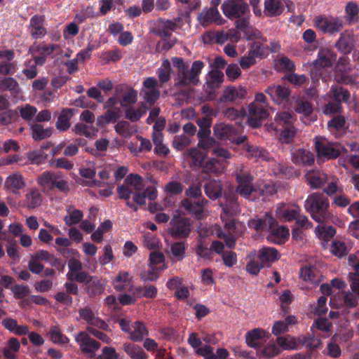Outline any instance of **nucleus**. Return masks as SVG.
<instances>
[{"label":"nucleus","instance_id":"nucleus-1","mask_svg":"<svg viewBox=\"0 0 359 359\" xmlns=\"http://www.w3.org/2000/svg\"><path fill=\"white\" fill-rule=\"evenodd\" d=\"M172 64L177 68L175 77V87L180 86H195L199 83V75L204 67V62L201 60L194 61L191 68L185 63L182 57H173Z\"/></svg>","mask_w":359,"mask_h":359},{"label":"nucleus","instance_id":"nucleus-2","mask_svg":"<svg viewBox=\"0 0 359 359\" xmlns=\"http://www.w3.org/2000/svg\"><path fill=\"white\" fill-rule=\"evenodd\" d=\"M330 201L323 193L314 192L308 196L304 203L306 211L318 223L331 219L332 215L329 210Z\"/></svg>","mask_w":359,"mask_h":359},{"label":"nucleus","instance_id":"nucleus-3","mask_svg":"<svg viewBox=\"0 0 359 359\" xmlns=\"http://www.w3.org/2000/svg\"><path fill=\"white\" fill-rule=\"evenodd\" d=\"M296 115L292 112L280 111L274 118L275 130L279 135L282 143H291L297 135V129L294 126Z\"/></svg>","mask_w":359,"mask_h":359},{"label":"nucleus","instance_id":"nucleus-4","mask_svg":"<svg viewBox=\"0 0 359 359\" xmlns=\"http://www.w3.org/2000/svg\"><path fill=\"white\" fill-rule=\"evenodd\" d=\"M261 32L250 26V24H236L235 29H229L228 32H216L215 43L222 44L229 39L237 42L241 38L247 40L259 39Z\"/></svg>","mask_w":359,"mask_h":359},{"label":"nucleus","instance_id":"nucleus-5","mask_svg":"<svg viewBox=\"0 0 359 359\" xmlns=\"http://www.w3.org/2000/svg\"><path fill=\"white\" fill-rule=\"evenodd\" d=\"M36 182L43 189H57L66 194L69 191L68 182L63 179L60 172L45 171L37 177Z\"/></svg>","mask_w":359,"mask_h":359},{"label":"nucleus","instance_id":"nucleus-6","mask_svg":"<svg viewBox=\"0 0 359 359\" xmlns=\"http://www.w3.org/2000/svg\"><path fill=\"white\" fill-rule=\"evenodd\" d=\"M168 233L175 239L187 238L191 231L190 219L180 215H174L170 222Z\"/></svg>","mask_w":359,"mask_h":359},{"label":"nucleus","instance_id":"nucleus-7","mask_svg":"<svg viewBox=\"0 0 359 359\" xmlns=\"http://www.w3.org/2000/svg\"><path fill=\"white\" fill-rule=\"evenodd\" d=\"M315 149L318 157L327 160L336 159L341 154L340 146L337 142H330L323 137L316 139Z\"/></svg>","mask_w":359,"mask_h":359},{"label":"nucleus","instance_id":"nucleus-8","mask_svg":"<svg viewBox=\"0 0 359 359\" xmlns=\"http://www.w3.org/2000/svg\"><path fill=\"white\" fill-rule=\"evenodd\" d=\"M245 0H226L222 8L224 14L231 20L241 18L249 11V6Z\"/></svg>","mask_w":359,"mask_h":359},{"label":"nucleus","instance_id":"nucleus-9","mask_svg":"<svg viewBox=\"0 0 359 359\" xmlns=\"http://www.w3.org/2000/svg\"><path fill=\"white\" fill-rule=\"evenodd\" d=\"M266 107L250 103L248 105V118L249 126L253 128H259L262 124V121L267 118L269 111Z\"/></svg>","mask_w":359,"mask_h":359},{"label":"nucleus","instance_id":"nucleus-10","mask_svg":"<svg viewBox=\"0 0 359 359\" xmlns=\"http://www.w3.org/2000/svg\"><path fill=\"white\" fill-rule=\"evenodd\" d=\"M225 203H222V217L224 218L228 215H236L240 213V205L238 201V194L233 191H228L224 193Z\"/></svg>","mask_w":359,"mask_h":359},{"label":"nucleus","instance_id":"nucleus-11","mask_svg":"<svg viewBox=\"0 0 359 359\" xmlns=\"http://www.w3.org/2000/svg\"><path fill=\"white\" fill-rule=\"evenodd\" d=\"M75 341L83 353L90 355H94L101 346L100 342L91 338L86 332H80L75 337Z\"/></svg>","mask_w":359,"mask_h":359},{"label":"nucleus","instance_id":"nucleus-12","mask_svg":"<svg viewBox=\"0 0 359 359\" xmlns=\"http://www.w3.org/2000/svg\"><path fill=\"white\" fill-rule=\"evenodd\" d=\"M115 94L119 96L120 105L127 107L135 104L137 100V92L134 88L124 84L115 87Z\"/></svg>","mask_w":359,"mask_h":359},{"label":"nucleus","instance_id":"nucleus-13","mask_svg":"<svg viewBox=\"0 0 359 359\" xmlns=\"http://www.w3.org/2000/svg\"><path fill=\"white\" fill-rule=\"evenodd\" d=\"M79 314L80 318L84 320L88 325L96 327L102 330H109V327L106 322L95 316L90 307L85 306L80 309L79 310Z\"/></svg>","mask_w":359,"mask_h":359},{"label":"nucleus","instance_id":"nucleus-14","mask_svg":"<svg viewBox=\"0 0 359 359\" xmlns=\"http://www.w3.org/2000/svg\"><path fill=\"white\" fill-rule=\"evenodd\" d=\"M208 203L205 198L193 201L191 199H184L182 201V206L192 216L198 219L204 217V206Z\"/></svg>","mask_w":359,"mask_h":359},{"label":"nucleus","instance_id":"nucleus-15","mask_svg":"<svg viewBox=\"0 0 359 359\" xmlns=\"http://www.w3.org/2000/svg\"><path fill=\"white\" fill-rule=\"evenodd\" d=\"M264 93L268 94L271 100L278 104L287 100L290 95L289 88L284 85L269 86L265 89Z\"/></svg>","mask_w":359,"mask_h":359},{"label":"nucleus","instance_id":"nucleus-16","mask_svg":"<svg viewBox=\"0 0 359 359\" xmlns=\"http://www.w3.org/2000/svg\"><path fill=\"white\" fill-rule=\"evenodd\" d=\"M292 161L296 165L312 166L315 162V156L313 153L306 149H298L292 152Z\"/></svg>","mask_w":359,"mask_h":359},{"label":"nucleus","instance_id":"nucleus-17","mask_svg":"<svg viewBox=\"0 0 359 359\" xmlns=\"http://www.w3.org/2000/svg\"><path fill=\"white\" fill-rule=\"evenodd\" d=\"M337 60L336 54L328 48L320 49L318 57L313 62L316 69L331 67Z\"/></svg>","mask_w":359,"mask_h":359},{"label":"nucleus","instance_id":"nucleus-18","mask_svg":"<svg viewBox=\"0 0 359 359\" xmlns=\"http://www.w3.org/2000/svg\"><path fill=\"white\" fill-rule=\"evenodd\" d=\"M269 230L270 233L267 236V239L270 242L276 244H282L289 238V229L285 226H278L277 222L276 224L269 227Z\"/></svg>","mask_w":359,"mask_h":359},{"label":"nucleus","instance_id":"nucleus-19","mask_svg":"<svg viewBox=\"0 0 359 359\" xmlns=\"http://www.w3.org/2000/svg\"><path fill=\"white\" fill-rule=\"evenodd\" d=\"M304 177L306 183L313 189L322 187L327 181V175L316 170H309Z\"/></svg>","mask_w":359,"mask_h":359},{"label":"nucleus","instance_id":"nucleus-20","mask_svg":"<svg viewBox=\"0 0 359 359\" xmlns=\"http://www.w3.org/2000/svg\"><path fill=\"white\" fill-rule=\"evenodd\" d=\"M112 285L117 291H132L133 278L128 272L119 271L117 276L112 280Z\"/></svg>","mask_w":359,"mask_h":359},{"label":"nucleus","instance_id":"nucleus-21","mask_svg":"<svg viewBox=\"0 0 359 359\" xmlns=\"http://www.w3.org/2000/svg\"><path fill=\"white\" fill-rule=\"evenodd\" d=\"M257 258L264 266H269L271 263L279 259L280 254L274 248L264 247L258 252Z\"/></svg>","mask_w":359,"mask_h":359},{"label":"nucleus","instance_id":"nucleus-22","mask_svg":"<svg viewBox=\"0 0 359 359\" xmlns=\"http://www.w3.org/2000/svg\"><path fill=\"white\" fill-rule=\"evenodd\" d=\"M214 135L220 140H231L236 135L233 126L224 123H217L213 127Z\"/></svg>","mask_w":359,"mask_h":359},{"label":"nucleus","instance_id":"nucleus-23","mask_svg":"<svg viewBox=\"0 0 359 359\" xmlns=\"http://www.w3.org/2000/svg\"><path fill=\"white\" fill-rule=\"evenodd\" d=\"M25 187V182L23 177L18 172L8 176L4 183V189L12 193H16L17 191L23 189Z\"/></svg>","mask_w":359,"mask_h":359},{"label":"nucleus","instance_id":"nucleus-24","mask_svg":"<svg viewBox=\"0 0 359 359\" xmlns=\"http://www.w3.org/2000/svg\"><path fill=\"white\" fill-rule=\"evenodd\" d=\"M276 224V220L269 213H266L262 218L252 219L250 221L249 226L257 231L269 230V227Z\"/></svg>","mask_w":359,"mask_h":359},{"label":"nucleus","instance_id":"nucleus-25","mask_svg":"<svg viewBox=\"0 0 359 359\" xmlns=\"http://www.w3.org/2000/svg\"><path fill=\"white\" fill-rule=\"evenodd\" d=\"M184 156L187 159L191 161V166L202 167L207 156V153L201 150L199 147H194L187 149V152L184 153Z\"/></svg>","mask_w":359,"mask_h":359},{"label":"nucleus","instance_id":"nucleus-26","mask_svg":"<svg viewBox=\"0 0 359 359\" xmlns=\"http://www.w3.org/2000/svg\"><path fill=\"white\" fill-rule=\"evenodd\" d=\"M246 94L245 88L243 87L236 88L229 86L224 90L221 100L224 102H233L244 98Z\"/></svg>","mask_w":359,"mask_h":359},{"label":"nucleus","instance_id":"nucleus-27","mask_svg":"<svg viewBox=\"0 0 359 359\" xmlns=\"http://www.w3.org/2000/svg\"><path fill=\"white\" fill-rule=\"evenodd\" d=\"M244 150L248 154V158H255L257 161H268L269 160V153L264 149L257 146L245 144L243 146Z\"/></svg>","mask_w":359,"mask_h":359},{"label":"nucleus","instance_id":"nucleus-28","mask_svg":"<svg viewBox=\"0 0 359 359\" xmlns=\"http://www.w3.org/2000/svg\"><path fill=\"white\" fill-rule=\"evenodd\" d=\"M204 191L206 196L211 200H216L222 196V184L220 181L211 180L204 186Z\"/></svg>","mask_w":359,"mask_h":359},{"label":"nucleus","instance_id":"nucleus-29","mask_svg":"<svg viewBox=\"0 0 359 359\" xmlns=\"http://www.w3.org/2000/svg\"><path fill=\"white\" fill-rule=\"evenodd\" d=\"M20 348V342L15 337L10 338L2 348V354L6 359H16V353Z\"/></svg>","mask_w":359,"mask_h":359},{"label":"nucleus","instance_id":"nucleus-30","mask_svg":"<svg viewBox=\"0 0 359 359\" xmlns=\"http://www.w3.org/2000/svg\"><path fill=\"white\" fill-rule=\"evenodd\" d=\"M224 81V74L219 69H212L209 72L206 77V84L208 88L211 91L219 88Z\"/></svg>","mask_w":359,"mask_h":359},{"label":"nucleus","instance_id":"nucleus-31","mask_svg":"<svg viewBox=\"0 0 359 359\" xmlns=\"http://www.w3.org/2000/svg\"><path fill=\"white\" fill-rule=\"evenodd\" d=\"M284 11V5L280 0H265L264 14L270 17L280 15Z\"/></svg>","mask_w":359,"mask_h":359},{"label":"nucleus","instance_id":"nucleus-32","mask_svg":"<svg viewBox=\"0 0 359 359\" xmlns=\"http://www.w3.org/2000/svg\"><path fill=\"white\" fill-rule=\"evenodd\" d=\"M25 196L26 207L28 209H34L40 206L42 203V195L36 188L31 189Z\"/></svg>","mask_w":359,"mask_h":359},{"label":"nucleus","instance_id":"nucleus-33","mask_svg":"<svg viewBox=\"0 0 359 359\" xmlns=\"http://www.w3.org/2000/svg\"><path fill=\"white\" fill-rule=\"evenodd\" d=\"M132 293L136 298L145 297L148 299H154L158 294L157 287L153 285L144 287L139 286L132 290Z\"/></svg>","mask_w":359,"mask_h":359},{"label":"nucleus","instance_id":"nucleus-34","mask_svg":"<svg viewBox=\"0 0 359 359\" xmlns=\"http://www.w3.org/2000/svg\"><path fill=\"white\" fill-rule=\"evenodd\" d=\"M73 109H62L55 123L57 129L60 131H67L70 128V119L73 116Z\"/></svg>","mask_w":359,"mask_h":359},{"label":"nucleus","instance_id":"nucleus-35","mask_svg":"<svg viewBox=\"0 0 359 359\" xmlns=\"http://www.w3.org/2000/svg\"><path fill=\"white\" fill-rule=\"evenodd\" d=\"M221 20L222 16L215 7L204 9L198 16V20L201 22H217Z\"/></svg>","mask_w":359,"mask_h":359},{"label":"nucleus","instance_id":"nucleus-36","mask_svg":"<svg viewBox=\"0 0 359 359\" xmlns=\"http://www.w3.org/2000/svg\"><path fill=\"white\" fill-rule=\"evenodd\" d=\"M130 339L133 341H141L144 336L148 335V330L144 323L140 321H135L132 325V330L130 332Z\"/></svg>","mask_w":359,"mask_h":359},{"label":"nucleus","instance_id":"nucleus-37","mask_svg":"<svg viewBox=\"0 0 359 359\" xmlns=\"http://www.w3.org/2000/svg\"><path fill=\"white\" fill-rule=\"evenodd\" d=\"M123 351L131 359H148L149 355L139 346L131 343H126L123 346Z\"/></svg>","mask_w":359,"mask_h":359},{"label":"nucleus","instance_id":"nucleus-38","mask_svg":"<svg viewBox=\"0 0 359 359\" xmlns=\"http://www.w3.org/2000/svg\"><path fill=\"white\" fill-rule=\"evenodd\" d=\"M125 108V116L131 122L138 121L142 118V116L146 114L147 110L144 104L142 102L141 103V105L137 108L129 106Z\"/></svg>","mask_w":359,"mask_h":359},{"label":"nucleus","instance_id":"nucleus-39","mask_svg":"<svg viewBox=\"0 0 359 359\" xmlns=\"http://www.w3.org/2000/svg\"><path fill=\"white\" fill-rule=\"evenodd\" d=\"M300 213L299 206L294 208L283 207L276 210L278 217L284 222H291L295 220L297 215Z\"/></svg>","mask_w":359,"mask_h":359},{"label":"nucleus","instance_id":"nucleus-40","mask_svg":"<svg viewBox=\"0 0 359 359\" xmlns=\"http://www.w3.org/2000/svg\"><path fill=\"white\" fill-rule=\"evenodd\" d=\"M0 88L3 91H10L15 97L20 93L19 84L17 80L13 77H4L0 81Z\"/></svg>","mask_w":359,"mask_h":359},{"label":"nucleus","instance_id":"nucleus-41","mask_svg":"<svg viewBox=\"0 0 359 359\" xmlns=\"http://www.w3.org/2000/svg\"><path fill=\"white\" fill-rule=\"evenodd\" d=\"M31 130L32 138L35 141H40L46 139L52 135L51 128H43L42 125L38 123L32 125Z\"/></svg>","mask_w":359,"mask_h":359},{"label":"nucleus","instance_id":"nucleus-42","mask_svg":"<svg viewBox=\"0 0 359 359\" xmlns=\"http://www.w3.org/2000/svg\"><path fill=\"white\" fill-rule=\"evenodd\" d=\"M330 93L332 95V97L335 102L341 104L342 102H347L350 98V93L348 90L339 86H332Z\"/></svg>","mask_w":359,"mask_h":359},{"label":"nucleus","instance_id":"nucleus-43","mask_svg":"<svg viewBox=\"0 0 359 359\" xmlns=\"http://www.w3.org/2000/svg\"><path fill=\"white\" fill-rule=\"evenodd\" d=\"M178 24H164L163 27H156L150 29V32L161 38H167L171 36L172 31L177 27Z\"/></svg>","mask_w":359,"mask_h":359},{"label":"nucleus","instance_id":"nucleus-44","mask_svg":"<svg viewBox=\"0 0 359 359\" xmlns=\"http://www.w3.org/2000/svg\"><path fill=\"white\" fill-rule=\"evenodd\" d=\"M49 335L51 341L54 344H66L69 343V339L62 334L60 328L57 326H52L49 331Z\"/></svg>","mask_w":359,"mask_h":359},{"label":"nucleus","instance_id":"nucleus-45","mask_svg":"<svg viewBox=\"0 0 359 359\" xmlns=\"http://www.w3.org/2000/svg\"><path fill=\"white\" fill-rule=\"evenodd\" d=\"M317 236L323 241H330L336 234V229L332 226H318L316 228Z\"/></svg>","mask_w":359,"mask_h":359},{"label":"nucleus","instance_id":"nucleus-46","mask_svg":"<svg viewBox=\"0 0 359 359\" xmlns=\"http://www.w3.org/2000/svg\"><path fill=\"white\" fill-rule=\"evenodd\" d=\"M196 255L203 259L211 260L213 257V254L211 252L210 247L208 248L205 241L200 239L196 246Z\"/></svg>","mask_w":359,"mask_h":359},{"label":"nucleus","instance_id":"nucleus-47","mask_svg":"<svg viewBox=\"0 0 359 359\" xmlns=\"http://www.w3.org/2000/svg\"><path fill=\"white\" fill-rule=\"evenodd\" d=\"M186 249L185 241L175 242L170 245V252L172 256L179 261L184 258Z\"/></svg>","mask_w":359,"mask_h":359},{"label":"nucleus","instance_id":"nucleus-48","mask_svg":"<svg viewBox=\"0 0 359 359\" xmlns=\"http://www.w3.org/2000/svg\"><path fill=\"white\" fill-rule=\"evenodd\" d=\"M264 331L260 329H254L246 333L245 339L248 345L250 347L258 346L257 341L261 339L263 337Z\"/></svg>","mask_w":359,"mask_h":359},{"label":"nucleus","instance_id":"nucleus-49","mask_svg":"<svg viewBox=\"0 0 359 359\" xmlns=\"http://www.w3.org/2000/svg\"><path fill=\"white\" fill-rule=\"evenodd\" d=\"M69 214L64 217L65 224L71 226L79 224L83 219V214L80 210H74L70 212L68 210Z\"/></svg>","mask_w":359,"mask_h":359},{"label":"nucleus","instance_id":"nucleus-50","mask_svg":"<svg viewBox=\"0 0 359 359\" xmlns=\"http://www.w3.org/2000/svg\"><path fill=\"white\" fill-rule=\"evenodd\" d=\"M197 123L200 127L197 133L198 140L209 137L210 134V121L208 118H203L202 120H198Z\"/></svg>","mask_w":359,"mask_h":359},{"label":"nucleus","instance_id":"nucleus-51","mask_svg":"<svg viewBox=\"0 0 359 359\" xmlns=\"http://www.w3.org/2000/svg\"><path fill=\"white\" fill-rule=\"evenodd\" d=\"M359 8L354 2H349L346 6V18L349 22H357L359 20Z\"/></svg>","mask_w":359,"mask_h":359},{"label":"nucleus","instance_id":"nucleus-52","mask_svg":"<svg viewBox=\"0 0 359 359\" xmlns=\"http://www.w3.org/2000/svg\"><path fill=\"white\" fill-rule=\"evenodd\" d=\"M315 268L313 266H303L300 269L299 276L304 280L312 283H317L316 280Z\"/></svg>","mask_w":359,"mask_h":359},{"label":"nucleus","instance_id":"nucleus-53","mask_svg":"<svg viewBox=\"0 0 359 359\" xmlns=\"http://www.w3.org/2000/svg\"><path fill=\"white\" fill-rule=\"evenodd\" d=\"M278 346L284 350H293L297 348V343L294 338L278 337L276 339Z\"/></svg>","mask_w":359,"mask_h":359},{"label":"nucleus","instance_id":"nucleus-54","mask_svg":"<svg viewBox=\"0 0 359 359\" xmlns=\"http://www.w3.org/2000/svg\"><path fill=\"white\" fill-rule=\"evenodd\" d=\"M11 290L16 299H23L30 293V289L27 285L16 284L11 287Z\"/></svg>","mask_w":359,"mask_h":359},{"label":"nucleus","instance_id":"nucleus-55","mask_svg":"<svg viewBox=\"0 0 359 359\" xmlns=\"http://www.w3.org/2000/svg\"><path fill=\"white\" fill-rule=\"evenodd\" d=\"M190 143V138L185 135H176L172 140V147L179 151H182Z\"/></svg>","mask_w":359,"mask_h":359},{"label":"nucleus","instance_id":"nucleus-56","mask_svg":"<svg viewBox=\"0 0 359 359\" xmlns=\"http://www.w3.org/2000/svg\"><path fill=\"white\" fill-rule=\"evenodd\" d=\"M21 117L26 121L31 120L36 114L37 109L35 107L27 104L24 107H18Z\"/></svg>","mask_w":359,"mask_h":359},{"label":"nucleus","instance_id":"nucleus-57","mask_svg":"<svg viewBox=\"0 0 359 359\" xmlns=\"http://www.w3.org/2000/svg\"><path fill=\"white\" fill-rule=\"evenodd\" d=\"M345 123L346 119L344 116L337 115L334 116L331 120L328 121L327 127L330 130H340L344 128Z\"/></svg>","mask_w":359,"mask_h":359},{"label":"nucleus","instance_id":"nucleus-58","mask_svg":"<svg viewBox=\"0 0 359 359\" xmlns=\"http://www.w3.org/2000/svg\"><path fill=\"white\" fill-rule=\"evenodd\" d=\"M332 198V205L344 208L351 205V199L343 192L334 196Z\"/></svg>","mask_w":359,"mask_h":359},{"label":"nucleus","instance_id":"nucleus-59","mask_svg":"<svg viewBox=\"0 0 359 359\" xmlns=\"http://www.w3.org/2000/svg\"><path fill=\"white\" fill-rule=\"evenodd\" d=\"M144 100L149 104H154L160 97L161 92L158 89L144 90L141 93Z\"/></svg>","mask_w":359,"mask_h":359},{"label":"nucleus","instance_id":"nucleus-60","mask_svg":"<svg viewBox=\"0 0 359 359\" xmlns=\"http://www.w3.org/2000/svg\"><path fill=\"white\" fill-rule=\"evenodd\" d=\"M236 180L238 184H252L254 180V177L250 172L241 168L236 173Z\"/></svg>","mask_w":359,"mask_h":359},{"label":"nucleus","instance_id":"nucleus-61","mask_svg":"<svg viewBox=\"0 0 359 359\" xmlns=\"http://www.w3.org/2000/svg\"><path fill=\"white\" fill-rule=\"evenodd\" d=\"M125 182L127 184L133 186L135 191H140L143 187V180L142 177L137 174H130L126 180Z\"/></svg>","mask_w":359,"mask_h":359},{"label":"nucleus","instance_id":"nucleus-62","mask_svg":"<svg viewBox=\"0 0 359 359\" xmlns=\"http://www.w3.org/2000/svg\"><path fill=\"white\" fill-rule=\"evenodd\" d=\"M236 191L245 198H250L251 194L256 191L255 187L252 184H238Z\"/></svg>","mask_w":359,"mask_h":359},{"label":"nucleus","instance_id":"nucleus-63","mask_svg":"<svg viewBox=\"0 0 359 359\" xmlns=\"http://www.w3.org/2000/svg\"><path fill=\"white\" fill-rule=\"evenodd\" d=\"M29 32L35 39H41L46 34V29L43 24H30Z\"/></svg>","mask_w":359,"mask_h":359},{"label":"nucleus","instance_id":"nucleus-64","mask_svg":"<svg viewBox=\"0 0 359 359\" xmlns=\"http://www.w3.org/2000/svg\"><path fill=\"white\" fill-rule=\"evenodd\" d=\"M348 278L352 292L359 297V274L357 273H349Z\"/></svg>","mask_w":359,"mask_h":359}]
</instances>
